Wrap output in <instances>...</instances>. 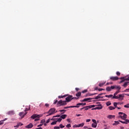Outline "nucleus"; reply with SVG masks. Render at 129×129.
Segmentation results:
<instances>
[{"label":"nucleus","instance_id":"c756f323","mask_svg":"<svg viewBox=\"0 0 129 129\" xmlns=\"http://www.w3.org/2000/svg\"><path fill=\"white\" fill-rule=\"evenodd\" d=\"M56 124H57V121H54L51 123V125H54Z\"/></svg>","mask_w":129,"mask_h":129},{"label":"nucleus","instance_id":"4468645a","mask_svg":"<svg viewBox=\"0 0 129 129\" xmlns=\"http://www.w3.org/2000/svg\"><path fill=\"white\" fill-rule=\"evenodd\" d=\"M114 88L115 89H118V90H120V89H121V87H120V86H116V85H114Z\"/></svg>","mask_w":129,"mask_h":129},{"label":"nucleus","instance_id":"4be33fe9","mask_svg":"<svg viewBox=\"0 0 129 129\" xmlns=\"http://www.w3.org/2000/svg\"><path fill=\"white\" fill-rule=\"evenodd\" d=\"M106 90L107 91H111V87H107L106 88Z\"/></svg>","mask_w":129,"mask_h":129},{"label":"nucleus","instance_id":"6e6d98bb","mask_svg":"<svg viewBox=\"0 0 129 129\" xmlns=\"http://www.w3.org/2000/svg\"><path fill=\"white\" fill-rule=\"evenodd\" d=\"M2 124H4V122L3 120L0 121V125H2Z\"/></svg>","mask_w":129,"mask_h":129},{"label":"nucleus","instance_id":"a211bd4d","mask_svg":"<svg viewBox=\"0 0 129 129\" xmlns=\"http://www.w3.org/2000/svg\"><path fill=\"white\" fill-rule=\"evenodd\" d=\"M67 117V115L66 114H63L60 116V118H62V119H65Z\"/></svg>","mask_w":129,"mask_h":129},{"label":"nucleus","instance_id":"9d476101","mask_svg":"<svg viewBox=\"0 0 129 129\" xmlns=\"http://www.w3.org/2000/svg\"><path fill=\"white\" fill-rule=\"evenodd\" d=\"M34 126V125H33V123H30L28 125H26L25 126L26 128H32Z\"/></svg>","mask_w":129,"mask_h":129},{"label":"nucleus","instance_id":"2eb2a0df","mask_svg":"<svg viewBox=\"0 0 129 129\" xmlns=\"http://www.w3.org/2000/svg\"><path fill=\"white\" fill-rule=\"evenodd\" d=\"M114 117H115V115H109L107 116V118L109 119H111V118H114Z\"/></svg>","mask_w":129,"mask_h":129},{"label":"nucleus","instance_id":"864d4df0","mask_svg":"<svg viewBox=\"0 0 129 129\" xmlns=\"http://www.w3.org/2000/svg\"><path fill=\"white\" fill-rule=\"evenodd\" d=\"M53 117H60V115H56L55 116H53Z\"/></svg>","mask_w":129,"mask_h":129},{"label":"nucleus","instance_id":"473e14b6","mask_svg":"<svg viewBox=\"0 0 129 129\" xmlns=\"http://www.w3.org/2000/svg\"><path fill=\"white\" fill-rule=\"evenodd\" d=\"M67 96V95H65L64 96H59L58 98H63V97H66Z\"/></svg>","mask_w":129,"mask_h":129},{"label":"nucleus","instance_id":"e2e57ef3","mask_svg":"<svg viewBox=\"0 0 129 129\" xmlns=\"http://www.w3.org/2000/svg\"><path fill=\"white\" fill-rule=\"evenodd\" d=\"M91 120V119H88L86 120V121H87V122H89V121H90Z\"/></svg>","mask_w":129,"mask_h":129},{"label":"nucleus","instance_id":"7c9ffc66","mask_svg":"<svg viewBox=\"0 0 129 129\" xmlns=\"http://www.w3.org/2000/svg\"><path fill=\"white\" fill-rule=\"evenodd\" d=\"M107 106H109V105H111V103L109 101L107 102L106 103Z\"/></svg>","mask_w":129,"mask_h":129},{"label":"nucleus","instance_id":"338daca9","mask_svg":"<svg viewBox=\"0 0 129 129\" xmlns=\"http://www.w3.org/2000/svg\"><path fill=\"white\" fill-rule=\"evenodd\" d=\"M76 91H79V88H76Z\"/></svg>","mask_w":129,"mask_h":129},{"label":"nucleus","instance_id":"c03bdc74","mask_svg":"<svg viewBox=\"0 0 129 129\" xmlns=\"http://www.w3.org/2000/svg\"><path fill=\"white\" fill-rule=\"evenodd\" d=\"M28 110H30V108L29 109L26 108L25 109V110H24V111H25V112H27V111H28Z\"/></svg>","mask_w":129,"mask_h":129},{"label":"nucleus","instance_id":"a19ab883","mask_svg":"<svg viewBox=\"0 0 129 129\" xmlns=\"http://www.w3.org/2000/svg\"><path fill=\"white\" fill-rule=\"evenodd\" d=\"M124 107H125L126 108H129V104H128L127 105H125L124 106Z\"/></svg>","mask_w":129,"mask_h":129},{"label":"nucleus","instance_id":"603ef678","mask_svg":"<svg viewBox=\"0 0 129 129\" xmlns=\"http://www.w3.org/2000/svg\"><path fill=\"white\" fill-rule=\"evenodd\" d=\"M87 91H88L87 90H84L82 92V93H86V92H87Z\"/></svg>","mask_w":129,"mask_h":129},{"label":"nucleus","instance_id":"3c124183","mask_svg":"<svg viewBox=\"0 0 129 129\" xmlns=\"http://www.w3.org/2000/svg\"><path fill=\"white\" fill-rule=\"evenodd\" d=\"M45 106L46 107H49V106H50V105H49V104L48 103H46L45 104Z\"/></svg>","mask_w":129,"mask_h":129},{"label":"nucleus","instance_id":"37998d69","mask_svg":"<svg viewBox=\"0 0 129 129\" xmlns=\"http://www.w3.org/2000/svg\"><path fill=\"white\" fill-rule=\"evenodd\" d=\"M113 84V83L112 82H109V83H107L106 85H109Z\"/></svg>","mask_w":129,"mask_h":129},{"label":"nucleus","instance_id":"774afa93","mask_svg":"<svg viewBox=\"0 0 129 129\" xmlns=\"http://www.w3.org/2000/svg\"><path fill=\"white\" fill-rule=\"evenodd\" d=\"M127 91H129V88H128V89H126L125 90V92H127Z\"/></svg>","mask_w":129,"mask_h":129},{"label":"nucleus","instance_id":"052dcab7","mask_svg":"<svg viewBox=\"0 0 129 129\" xmlns=\"http://www.w3.org/2000/svg\"><path fill=\"white\" fill-rule=\"evenodd\" d=\"M118 117H119L120 118H121V119H123V117L122 115H119L118 116Z\"/></svg>","mask_w":129,"mask_h":129},{"label":"nucleus","instance_id":"8fccbe9b","mask_svg":"<svg viewBox=\"0 0 129 129\" xmlns=\"http://www.w3.org/2000/svg\"><path fill=\"white\" fill-rule=\"evenodd\" d=\"M54 129H59V128H60V126H55L54 127Z\"/></svg>","mask_w":129,"mask_h":129},{"label":"nucleus","instance_id":"58836bf2","mask_svg":"<svg viewBox=\"0 0 129 129\" xmlns=\"http://www.w3.org/2000/svg\"><path fill=\"white\" fill-rule=\"evenodd\" d=\"M20 125H21V123H18L17 124V125L14 126V127H19V126H20Z\"/></svg>","mask_w":129,"mask_h":129},{"label":"nucleus","instance_id":"f257e3e1","mask_svg":"<svg viewBox=\"0 0 129 129\" xmlns=\"http://www.w3.org/2000/svg\"><path fill=\"white\" fill-rule=\"evenodd\" d=\"M55 111L56 109L55 108H51L48 111L44 113H48V114L46 116H49L50 115H52V114H54V113H55V112H57V111L56 112Z\"/></svg>","mask_w":129,"mask_h":129},{"label":"nucleus","instance_id":"e433bc0d","mask_svg":"<svg viewBox=\"0 0 129 129\" xmlns=\"http://www.w3.org/2000/svg\"><path fill=\"white\" fill-rule=\"evenodd\" d=\"M59 127H60V128H63V127H65V126L62 125V124H59Z\"/></svg>","mask_w":129,"mask_h":129},{"label":"nucleus","instance_id":"5fc2aeb1","mask_svg":"<svg viewBox=\"0 0 129 129\" xmlns=\"http://www.w3.org/2000/svg\"><path fill=\"white\" fill-rule=\"evenodd\" d=\"M73 127H79V126H78V124H75L73 126Z\"/></svg>","mask_w":129,"mask_h":129},{"label":"nucleus","instance_id":"dca6fc26","mask_svg":"<svg viewBox=\"0 0 129 129\" xmlns=\"http://www.w3.org/2000/svg\"><path fill=\"white\" fill-rule=\"evenodd\" d=\"M105 97H108V98H112V97H113V95H106L105 96Z\"/></svg>","mask_w":129,"mask_h":129},{"label":"nucleus","instance_id":"680f3d73","mask_svg":"<svg viewBox=\"0 0 129 129\" xmlns=\"http://www.w3.org/2000/svg\"><path fill=\"white\" fill-rule=\"evenodd\" d=\"M111 89H115L114 86H111Z\"/></svg>","mask_w":129,"mask_h":129},{"label":"nucleus","instance_id":"b1692460","mask_svg":"<svg viewBox=\"0 0 129 129\" xmlns=\"http://www.w3.org/2000/svg\"><path fill=\"white\" fill-rule=\"evenodd\" d=\"M108 108L110 110H113V109H115V107H112L111 106H109Z\"/></svg>","mask_w":129,"mask_h":129},{"label":"nucleus","instance_id":"bb28decb","mask_svg":"<svg viewBox=\"0 0 129 129\" xmlns=\"http://www.w3.org/2000/svg\"><path fill=\"white\" fill-rule=\"evenodd\" d=\"M76 95V96H77V97H78L79 96H81V92H78V93H77Z\"/></svg>","mask_w":129,"mask_h":129},{"label":"nucleus","instance_id":"423d86ee","mask_svg":"<svg viewBox=\"0 0 129 129\" xmlns=\"http://www.w3.org/2000/svg\"><path fill=\"white\" fill-rule=\"evenodd\" d=\"M118 94V92H116L114 93V95L112 97V99H118V96H116Z\"/></svg>","mask_w":129,"mask_h":129},{"label":"nucleus","instance_id":"aec40b11","mask_svg":"<svg viewBox=\"0 0 129 129\" xmlns=\"http://www.w3.org/2000/svg\"><path fill=\"white\" fill-rule=\"evenodd\" d=\"M117 124H119V122L118 121H115L114 123H113V125H117Z\"/></svg>","mask_w":129,"mask_h":129},{"label":"nucleus","instance_id":"0e129e2a","mask_svg":"<svg viewBox=\"0 0 129 129\" xmlns=\"http://www.w3.org/2000/svg\"><path fill=\"white\" fill-rule=\"evenodd\" d=\"M57 102H58V100H55V102L53 103L54 104H56V103H57Z\"/></svg>","mask_w":129,"mask_h":129},{"label":"nucleus","instance_id":"a878e982","mask_svg":"<svg viewBox=\"0 0 129 129\" xmlns=\"http://www.w3.org/2000/svg\"><path fill=\"white\" fill-rule=\"evenodd\" d=\"M78 126H79V127H82L83 126H84V123L83 122L81 124H78Z\"/></svg>","mask_w":129,"mask_h":129},{"label":"nucleus","instance_id":"9b49d317","mask_svg":"<svg viewBox=\"0 0 129 129\" xmlns=\"http://www.w3.org/2000/svg\"><path fill=\"white\" fill-rule=\"evenodd\" d=\"M36 117H40L39 115H37V114H34L31 116V118L32 119H35Z\"/></svg>","mask_w":129,"mask_h":129},{"label":"nucleus","instance_id":"79ce46f5","mask_svg":"<svg viewBox=\"0 0 129 129\" xmlns=\"http://www.w3.org/2000/svg\"><path fill=\"white\" fill-rule=\"evenodd\" d=\"M113 105H114V106H115V107H117V103L114 102Z\"/></svg>","mask_w":129,"mask_h":129},{"label":"nucleus","instance_id":"1a4fd4ad","mask_svg":"<svg viewBox=\"0 0 129 129\" xmlns=\"http://www.w3.org/2000/svg\"><path fill=\"white\" fill-rule=\"evenodd\" d=\"M125 121H121L120 120H119V122H121V123H124L125 124H127L129 123V120L128 119H124Z\"/></svg>","mask_w":129,"mask_h":129},{"label":"nucleus","instance_id":"de8ad7c7","mask_svg":"<svg viewBox=\"0 0 129 129\" xmlns=\"http://www.w3.org/2000/svg\"><path fill=\"white\" fill-rule=\"evenodd\" d=\"M116 75H117V76H119L120 75V73H119V72H117Z\"/></svg>","mask_w":129,"mask_h":129},{"label":"nucleus","instance_id":"412c9836","mask_svg":"<svg viewBox=\"0 0 129 129\" xmlns=\"http://www.w3.org/2000/svg\"><path fill=\"white\" fill-rule=\"evenodd\" d=\"M96 126H97V123H93L92 124V127L95 128Z\"/></svg>","mask_w":129,"mask_h":129},{"label":"nucleus","instance_id":"49530a36","mask_svg":"<svg viewBox=\"0 0 129 129\" xmlns=\"http://www.w3.org/2000/svg\"><path fill=\"white\" fill-rule=\"evenodd\" d=\"M92 121L94 123H97V122H96V120L95 119H92Z\"/></svg>","mask_w":129,"mask_h":129},{"label":"nucleus","instance_id":"4c0bfd02","mask_svg":"<svg viewBox=\"0 0 129 129\" xmlns=\"http://www.w3.org/2000/svg\"><path fill=\"white\" fill-rule=\"evenodd\" d=\"M59 111H60V112H63L62 113H64L65 111H66V110L62 109V110H59Z\"/></svg>","mask_w":129,"mask_h":129},{"label":"nucleus","instance_id":"6ab92c4d","mask_svg":"<svg viewBox=\"0 0 129 129\" xmlns=\"http://www.w3.org/2000/svg\"><path fill=\"white\" fill-rule=\"evenodd\" d=\"M99 98H103V97H101L99 95H98L95 98H93V99H99Z\"/></svg>","mask_w":129,"mask_h":129},{"label":"nucleus","instance_id":"f03ea898","mask_svg":"<svg viewBox=\"0 0 129 129\" xmlns=\"http://www.w3.org/2000/svg\"><path fill=\"white\" fill-rule=\"evenodd\" d=\"M57 104H60V106L62 105H66V104H67V101H62V100H60L58 102Z\"/></svg>","mask_w":129,"mask_h":129},{"label":"nucleus","instance_id":"a18cd8bd","mask_svg":"<svg viewBox=\"0 0 129 129\" xmlns=\"http://www.w3.org/2000/svg\"><path fill=\"white\" fill-rule=\"evenodd\" d=\"M123 112H119V113H118V115H123Z\"/></svg>","mask_w":129,"mask_h":129},{"label":"nucleus","instance_id":"0eeeda50","mask_svg":"<svg viewBox=\"0 0 129 129\" xmlns=\"http://www.w3.org/2000/svg\"><path fill=\"white\" fill-rule=\"evenodd\" d=\"M102 107H103L102 105H101V104H99L98 105L97 107L92 109V110H96V109H102Z\"/></svg>","mask_w":129,"mask_h":129},{"label":"nucleus","instance_id":"c85d7f7f","mask_svg":"<svg viewBox=\"0 0 129 129\" xmlns=\"http://www.w3.org/2000/svg\"><path fill=\"white\" fill-rule=\"evenodd\" d=\"M85 101H88L89 100H91V99H92V98H85Z\"/></svg>","mask_w":129,"mask_h":129},{"label":"nucleus","instance_id":"f3484780","mask_svg":"<svg viewBox=\"0 0 129 129\" xmlns=\"http://www.w3.org/2000/svg\"><path fill=\"white\" fill-rule=\"evenodd\" d=\"M77 105H78V106H79V105H82L83 106L86 105V103H79L77 104Z\"/></svg>","mask_w":129,"mask_h":129},{"label":"nucleus","instance_id":"c9c22d12","mask_svg":"<svg viewBox=\"0 0 129 129\" xmlns=\"http://www.w3.org/2000/svg\"><path fill=\"white\" fill-rule=\"evenodd\" d=\"M85 108V110H88V109H89V106H87L86 107H84Z\"/></svg>","mask_w":129,"mask_h":129},{"label":"nucleus","instance_id":"f8f14e48","mask_svg":"<svg viewBox=\"0 0 129 129\" xmlns=\"http://www.w3.org/2000/svg\"><path fill=\"white\" fill-rule=\"evenodd\" d=\"M123 97H124L123 94H119V96H118V99H120L121 100H122V99H123Z\"/></svg>","mask_w":129,"mask_h":129},{"label":"nucleus","instance_id":"7ed1b4c3","mask_svg":"<svg viewBox=\"0 0 129 129\" xmlns=\"http://www.w3.org/2000/svg\"><path fill=\"white\" fill-rule=\"evenodd\" d=\"M28 113V112H25L24 113V112H21L19 113V116L21 117V119L24 118L25 117V116Z\"/></svg>","mask_w":129,"mask_h":129},{"label":"nucleus","instance_id":"cd10ccee","mask_svg":"<svg viewBox=\"0 0 129 129\" xmlns=\"http://www.w3.org/2000/svg\"><path fill=\"white\" fill-rule=\"evenodd\" d=\"M122 116H123V119H125V118H126V117L127 116L126 115V114H125V113L123 114V115H122Z\"/></svg>","mask_w":129,"mask_h":129},{"label":"nucleus","instance_id":"5701e85b","mask_svg":"<svg viewBox=\"0 0 129 129\" xmlns=\"http://www.w3.org/2000/svg\"><path fill=\"white\" fill-rule=\"evenodd\" d=\"M105 84V82L102 83H99V87H102V86H103V85H104Z\"/></svg>","mask_w":129,"mask_h":129},{"label":"nucleus","instance_id":"13d9d810","mask_svg":"<svg viewBox=\"0 0 129 129\" xmlns=\"http://www.w3.org/2000/svg\"><path fill=\"white\" fill-rule=\"evenodd\" d=\"M98 91H102V90H104V89L100 88V89H98Z\"/></svg>","mask_w":129,"mask_h":129},{"label":"nucleus","instance_id":"2f4dec72","mask_svg":"<svg viewBox=\"0 0 129 129\" xmlns=\"http://www.w3.org/2000/svg\"><path fill=\"white\" fill-rule=\"evenodd\" d=\"M72 99H79V97H73V96H72Z\"/></svg>","mask_w":129,"mask_h":129},{"label":"nucleus","instance_id":"69168bd1","mask_svg":"<svg viewBox=\"0 0 129 129\" xmlns=\"http://www.w3.org/2000/svg\"><path fill=\"white\" fill-rule=\"evenodd\" d=\"M42 125H43V124H40L39 125H38L37 126L38 127H39V126H42Z\"/></svg>","mask_w":129,"mask_h":129},{"label":"nucleus","instance_id":"bf43d9fd","mask_svg":"<svg viewBox=\"0 0 129 129\" xmlns=\"http://www.w3.org/2000/svg\"><path fill=\"white\" fill-rule=\"evenodd\" d=\"M93 95H95V94L93 93V94H89V96H93Z\"/></svg>","mask_w":129,"mask_h":129},{"label":"nucleus","instance_id":"f704fd0d","mask_svg":"<svg viewBox=\"0 0 129 129\" xmlns=\"http://www.w3.org/2000/svg\"><path fill=\"white\" fill-rule=\"evenodd\" d=\"M56 119H57L56 121H58V122H60V121H61V120H62L61 118H56Z\"/></svg>","mask_w":129,"mask_h":129},{"label":"nucleus","instance_id":"ddd939ff","mask_svg":"<svg viewBox=\"0 0 129 129\" xmlns=\"http://www.w3.org/2000/svg\"><path fill=\"white\" fill-rule=\"evenodd\" d=\"M120 79H123V80L121 81V82H123V81H124L125 80L129 81V77H128L127 78L122 77V78H120Z\"/></svg>","mask_w":129,"mask_h":129},{"label":"nucleus","instance_id":"72a5a7b5","mask_svg":"<svg viewBox=\"0 0 129 129\" xmlns=\"http://www.w3.org/2000/svg\"><path fill=\"white\" fill-rule=\"evenodd\" d=\"M128 82H125L124 83V84L123 85V86L124 87H126V86H127V84H128Z\"/></svg>","mask_w":129,"mask_h":129},{"label":"nucleus","instance_id":"6e6552de","mask_svg":"<svg viewBox=\"0 0 129 129\" xmlns=\"http://www.w3.org/2000/svg\"><path fill=\"white\" fill-rule=\"evenodd\" d=\"M110 79L112 81H116V80H118V78L117 77H110Z\"/></svg>","mask_w":129,"mask_h":129},{"label":"nucleus","instance_id":"20e7f679","mask_svg":"<svg viewBox=\"0 0 129 129\" xmlns=\"http://www.w3.org/2000/svg\"><path fill=\"white\" fill-rule=\"evenodd\" d=\"M7 114L8 115H14V114H16V112L14 110H10L7 113Z\"/></svg>","mask_w":129,"mask_h":129},{"label":"nucleus","instance_id":"39448f33","mask_svg":"<svg viewBox=\"0 0 129 129\" xmlns=\"http://www.w3.org/2000/svg\"><path fill=\"white\" fill-rule=\"evenodd\" d=\"M66 100L67 102H70L72 100V95H69L66 98Z\"/></svg>","mask_w":129,"mask_h":129},{"label":"nucleus","instance_id":"393cba45","mask_svg":"<svg viewBox=\"0 0 129 129\" xmlns=\"http://www.w3.org/2000/svg\"><path fill=\"white\" fill-rule=\"evenodd\" d=\"M70 108H74V107H76L77 108H79V106L78 105H76V106H69Z\"/></svg>","mask_w":129,"mask_h":129},{"label":"nucleus","instance_id":"09e8293b","mask_svg":"<svg viewBox=\"0 0 129 129\" xmlns=\"http://www.w3.org/2000/svg\"><path fill=\"white\" fill-rule=\"evenodd\" d=\"M66 126H67V127H68V128L71 127V124H68Z\"/></svg>","mask_w":129,"mask_h":129},{"label":"nucleus","instance_id":"4d7b16f0","mask_svg":"<svg viewBox=\"0 0 129 129\" xmlns=\"http://www.w3.org/2000/svg\"><path fill=\"white\" fill-rule=\"evenodd\" d=\"M46 123H49L50 122V119H48L46 121Z\"/></svg>","mask_w":129,"mask_h":129},{"label":"nucleus","instance_id":"ea45409f","mask_svg":"<svg viewBox=\"0 0 129 129\" xmlns=\"http://www.w3.org/2000/svg\"><path fill=\"white\" fill-rule=\"evenodd\" d=\"M89 108H92V107H95V105H89Z\"/></svg>","mask_w":129,"mask_h":129}]
</instances>
